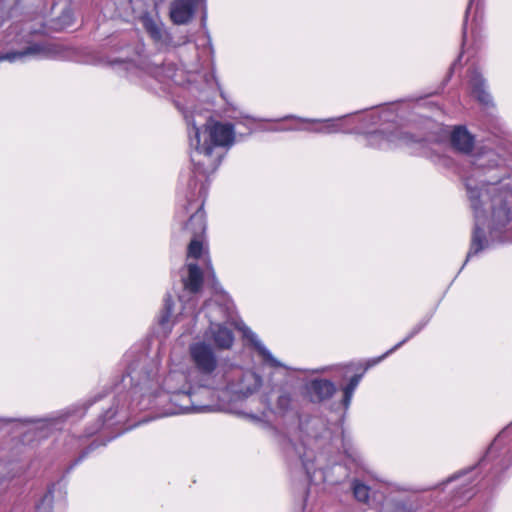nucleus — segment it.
I'll list each match as a JSON object with an SVG mask.
<instances>
[{
	"label": "nucleus",
	"instance_id": "1",
	"mask_svg": "<svg viewBox=\"0 0 512 512\" xmlns=\"http://www.w3.org/2000/svg\"><path fill=\"white\" fill-rule=\"evenodd\" d=\"M473 164L486 178L465 179L475 224L464 264L492 242H512V179L506 160L487 150L476 155Z\"/></svg>",
	"mask_w": 512,
	"mask_h": 512
},
{
	"label": "nucleus",
	"instance_id": "2",
	"mask_svg": "<svg viewBox=\"0 0 512 512\" xmlns=\"http://www.w3.org/2000/svg\"><path fill=\"white\" fill-rule=\"evenodd\" d=\"M189 355L195 368V375L189 381L183 373L172 372L164 380L166 393L160 397L169 399L174 406L165 414L210 412L214 407L219 385L229 366L219 365L213 348L203 342L189 346Z\"/></svg>",
	"mask_w": 512,
	"mask_h": 512
},
{
	"label": "nucleus",
	"instance_id": "3",
	"mask_svg": "<svg viewBox=\"0 0 512 512\" xmlns=\"http://www.w3.org/2000/svg\"><path fill=\"white\" fill-rule=\"evenodd\" d=\"M189 126L190 159L192 170L186 176L209 182V176L216 171L221 163L222 154L217 147L229 148L235 140L234 125L218 121L205 124V130L186 117Z\"/></svg>",
	"mask_w": 512,
	"mask_h": 512
},
{
	"label": "nucleus",
	"instance_id": "4",
	"mask_svg": "<svg viewBox=\"0 0 512 512\" xmlns=\"http://www.w3.org/2000/svg\"><path fill=\"white\" fill-rule=\"evenodd\" d=\"M298 441L290 438L285 444V451L290 458H297L310 483L325 481L323 468L314 469V462L320 463L321 455H316L315 449L322 448L331 439V431L326 419L320 416L299 418L297 428Z\"/></svg>",
	"mask_w": 512,
	"mask_h": 512
},
{
	"label": "nucleus",
	"instance_id": "5",
	"mask_svg": "<svg viewBox=\"0 0 512 512\" xmlns=\"http://www.w3.org/2000/svg\"><path fill=\"white\" fill-rule=\"evenodd\" d=\"M186 185V204L176 213L179 232L183 238H203L206 231L204 200L207 196L209 182L192 176H182Z\"/></svg>",
	"mask_w": 512,
	"mask_h": 512
},
{
	"label": "nucleus",
	"instance_id": "6",
	"mask_svg": "<svg viewBox=\"0 0 512 512\" xmlns=\"http://www.w3.org/2000/svg\"><path fill=\"white\" fill-rule=\"evenodd\" d=\"M128 376L132 381L136 379L138 380L130 392L131 398H134L142 392L143 388L147 386V383L153 378L154 374L152 371H146L143 376H141L136 367L131 365L128 368ZM144 397V394H141L140 400L135 402V399H132L127 407H125L127 396L118 395V397L113 400L112 404L99 416L96 424L93 425V427L87 428L86 436L90 437L94 435L104 426L111 427L115 424L122 423L128 417V412L130 410H135L136 408H139L140 410L148 408V404L144 403Z\"/></svg>",
	"mask_w": 512,
	"mask_h": 512
},
{
	"label": "nucleus",
	"instance_id": "7",
	"mask_svg": "<svg viewBox=\"0 0 512 512\" xmlns=\"http://www.w3.org/2000/svg\"><path fill=\"white\" fill-rule=\"evenodd\" d=\"M223 385H219L212 411L219 408L220 401L241 400L255 393L262 384V378L253 371L242 370L236 366H229L225 377H223Z\"/></svg>",
	"mask_w": 512,
	"mask_h": 512
},
{
	"label": "nucleus",
	"instance_id": "8",
	"mask_svg": "<svg viewBox=\"0 0 512 512\" xmlns=\"http://www.w3.org/2000/svg\"><path fill=\"white\" fill-rule=\"evenodd\" d=\"M6 44L10 49L0 54V62H25L28 59L48 58L51 48L32 40V34L19 25L9 27L6 35Z\"/></svg>",
	"mask_w": 512,
	"mask_h": 512
},
{
	"label": "nucleus",
	"instance_id": "9",
	"mask_svg": "<svg viewBox=\"0 0 512 512\" xmlns=\"http://www.w3.org/2000/svg\"><path fill=\"white\" fill-rule=\"evenodd\" d=\"M365 140L367 146L381 150L413 145L425 148L427 145L426 140L403 131L394 123H388L384 128L367 133Z\"/></svg>",
	"mask_w": 512,
	"mask_h": 512
},
{
	"label": "nucleus",
	"instance_id": "10",
	"mask_svg": "<svg viewBox=\"0 0 512 512\" xmlns=\"http://www.w3.org/2000/svg\"><path fill=\"white\" fill-rule=\"evenodd\" d=\"M206 316L209 320V328L205 337L212 341L218 349H230L234 342V335L222 321L228 319V308L214 301L204 304Z\"/></svg>",
	"mask_w": 512,
	"mask_h": 512
},
{
	"label": "nucleus",
	"instance_id": "11",
	"mask_svg": "<svg viewBox=\"0 0 512 512\" xmlns=\"http://www.w3.org/2000/svg\"><path fill=\"white\" fill-rule=\"evenodd\" d=\"M87 407H70L62 411L54 412L45 418H3L0 417V430L5 427L32 426L36 430H47L58 428L67 420L72 418L80 419L84 416Z\"/></svg>",
	"mask_w": 512,
	"mask_h": 512
},
{
	"label": "nucleus",
	"instance_id": "12",
	"mask_svg": "<svg viewBox=\"0 0 512 512\" xmlns=\"http://www.w3.org/2000/svg\"><path fill=\"white\" fill-rule=\"evenodd\" d=\"M450 143L452 148L457 151L458 153L464 154V155H471L472 156V162L474 161V158L476 155L481 153L482 151L492 150L493 152L501 155L499 152L495 150L494 147L491 146V142L488 139L485 144L480 146L477 149V152L473 154V151L475 149V137L472 135L465 126H456L451 132L450 135ZM474 167V175L472 177H481L483 176V172L476 169L475 165L472 163Z\"/></svg>",
	"mask_w": 512,
	"mask_h": 512
},
{
	"label": "nucleus",
	"instance_id": "13",
	"mask_svg": "<svg viewBox=\"0 0 512 512\" xmlns=\"http://www.w3.org/2000/svg\"><path fill=\"white\" fill-rule=\"evenodd\" d=\"M187 269L188 276L182 279L183 294L179 295V300L183 303L180 315L194 313L197 303L195 294L201 290L203 284V274L197 264L189 263Z\"/></svg>",
	"mask_w": 512,
	"mask_h": 512
},
{
	"label": "nucleus",
	"instance_id": "14",
	"mask_svg": "<svg viewBox=\"0 0 512 512\" xmlns=\"http://www.w3.org/2000/svg\"><path fill=\"white\" fill-rule=\"evenodd\" d=\"M119 63L124 65V69L130 75L144 72L159 82L173 80L177 70L173 63H163L150 60H141L139 64H135L132 61H120Z\"/></svg>",
	"mask_w": 512,
	"mask_h": 512
},
{
	"label": "nucleus",
	"instance_id": "15",
	"mask_svg": "<svg viewBox=\"0 0 512 512\" xmlns=\"http://www.w3.org/2000/svg\"><path fill=\"white\" fill-rule=\"evenodd\" d=\"M336 391V385L328 379L314 378L304 384V394L314 404L328 401Z\"/></svg>",
	"mask_w": 512,
	"mask_h": 512
},
{
	"label": "nucleus",
	"instance_id": "16",
	"mask_svg": "<svg viewBox=\"0 0 512 512\" xmlns=\"http://www.w3.org/2000/svg\"><path fill=\"white\" fill-rule=\"evenodd\" d=\"M344 117L339 118H328V119H311L303 118L296 115H286L282 118L275 119V122L286 121V120H297L302 123L309 124H321L319 127H301L303 131L319 133V134H334L344 132L341 128L340 122Z\"/></svg>",
	"mask_w": 512,
	"mask_h": 512
},
{
	"label": "nucleus",
	"instance_id": "17",
	"mask_svg": "<svg viewBox=\"0 0 512 512\" xmlns=\"http://www.w3.org/2000/svg\"><path fill=\"white\" fill-rule=\"evenodd\" d=\"M200 1L201 0H173L169 9L171 21L177 25L189 23Z\"/></svg>",
	"mask_w": 512,
	"mask_h": 512
},
{
	"label": "nucleus",
	"instance_id": "18",
	"mask_svg": "<svg viewBox=\"0 0 512 512\" xmlns=\"http://www.w3.org/2000/svg\"><path fill=\"white\" fill-rule=\"evenodd\" d=\"M140 21L145 31L155 43L161 46H169L171 44V37L160 20L152 17L149 13H145L140 17Z\"/></svg>",
	"mask_w": 512,
	"mask_h": 512
},
{
	"label": "nucleus",
	"instance_id": "19",
	"mask_svg": "<svg viewBox=\"0 0 512 512\" xmlns=\"http://www.w3.org/2000/svg\"><path fill=\"white\" fill-rule=\"evenodd\" d=\"M273 413L282 418L298 417L297 400L292 391L284 388L278 391Z\"/></svg>",
	"mask_w": 512,
	"mask_h": 512
},
{
	"label": "nucleus",
	"instance_id": "20",
	"mask_svg": "<svg viewBox=\"0 0 512 512\" xmlns=\"http://www.w3.org/2000/svg\"><path fill=\"white\" fill-rule=\"evenodd\" d=\"M469 85L473 96L483 105L492 104V97L487 91V83L477 67L469 69Z\"/></svg>",
	"mask_w": 512,
	"mask_h": 512
},
{
	"label": "nucleus",
	"instance_id": "21",
	"mask_svg": "<svg viewBox=\"0 0 512 512\" xmlns=\"http://www.w3.org/2000/svg\"><path fill=\"white\" fill-rule=\"evenodd\" d=\"M482 19V0H470L465 12L463 24V44L466 41L468 28L470 27L471 32L474 34L475 31L480 27Z\"/></svg>",
	"mask_w": 512,
	"mask_h": 512
},
{
	"label": "nucleus",
	"instance_id": "22",
	"mask_svg": "<svg viewBox=\"0 0 512 512\" xmlns=\"http://www.w3.org/2000/svg\"><path fill=\"white\" fill-rule=\"evenodd\" d=\"M241 330L243 337L251 343L254 349L266 362H269L274 367L281 366V363L273 357L271 352L264 346V344L259 340L258 336L250 328L243 327Z\"/></svg>",
	"mask_w": 512,
	"mask_h": 512
},
{
	"label": "nucleus",
	"instance_id": "23",
	"mask_svg": "<svg viewBox=\"0 0 512 512\" xmlns=\"http://www.w3.org/2000/svg\"><path fill=\"white\" fill-rule=\"evenodd\" d=\"M173 300L172 296L168 293L164 298V306L159 317V325L163 328L165 333L171 331L173 324L178 320V316L173 317Z\"/></svg>",
	"mask_w": 512,
	"mask_h": 512
},
{
	"label": "nucleus",
	"instance_id": "24",
	"mask_svg": "<svg viewBox=\"0 0 512 512\" xmlns=\"http://www.w3.org/2000/svg\"><path fill=\"white\" fill-rule=\"evenodd\" d=\"M430 321V317H426L424 319H422L418 324H416L412 330L410 331V333L402 340L400 341L399 343H397L395 346H393L390 350H388L386 353H384L382 356L378 357L377 359L373 360V362L371 364H369L366 369L368 367H370L371 365H374V364H377L379 362H381L383 359H385L388 355H390L391 353L395 352L396 350H398L402 345H404L406 342H408L410 339H412L414 336H416L427 324L428 322Z\"/></svg>",
	"mask_w": 512,
	"mask_h": 512
},
{
	"label": "nucleus",
	"instance_id": "25",
	"mask_svg": "<svg viewBox=\"0 0 512 512\" xmlns=\"http://www.w3.org/2000/svg\"><path fill=\"white\" fill-rule=\"evenodd\" d=\"M363 377V374H355L352 376L346 386L343 387V399L342 404L345 409H347L351 403L354 391L356 390L357 386L359 385L361 379Z\"/></svg>",
	"mask_w": 512,
	"mask_h": 512
},
{
	"label": "nucleus",
	"instance_id": "26",
	"mask_svg": "<svg viewBox=\"0 0 512 512\" xmlns=\"http://www.w3.org/2000/svg\"><path fill=\"white\" fill-rule=\"evenodd\" d=\"M342 447L346 457L357 467L364 465V459L361 453L349 442L342 439Z\"/></svg>",
	"mask_w": 512,
	"mask_h": 512
},
{
	"label": "nucleus",
	"instance_id": "27",
	"mask_svg": "<svg viewBox=\"0 0 512 512\" xmlns=\"http://www.w3.org/2000/svg\"><path fill=\"white\" fill-rule=\"evenodd\" d=\"M388 512H415V506L409 499H393Z\"/></svg>",
	"mask_w": 512,
	"mask_h": 512
},
{
	"label": "nucleus",
	"instance_id": "28",
	"mask_svg": "<svg viewBox=\"0 0 512 512\" xmlns=\"http://www.w3.org/2000/svg\"><path fill=\"white\" fill-rule=\"evenodd\" d=\"M352 491L357 501L366 503L369 499V487L358 480H353Z\"/></svg>",
	"mask_w": 512,
	"mask_h": 512
},
{
	"label": "nucleus",
	"instance_id": "29",
	"mask_svg": "<svg viewBox=\"0 0 512 512\" xmlns=\"http://www.w3.org/2000/svg\"><path fill=\"white\" fill-rule=\"evenodd\" d=\"M190 242L187 248L188 258L198 259L201 257L203 252L202 238H189Z\"/></svg>",
	"mask_w": 512,
	"mask_h": 512
},
{
	"label": "nucleus",
	"instance_id": "30",
	"mask_svg": "<svg viewBox=\"0 0 512 512\" xmlns=\"http://www.w3.org/2000/svg\"><path fill=\"white\" fill-rule=\"evenodd\" d=\"M60 21L64 26H70L73 22V14L70 9H65L60 16Z\"/></svg>",
	"mask_w": 512,
	"mask_h": 512
},
{
	"label": "nucleus",
	"instance_id": "31",
	"mask_svg": "<svg viewBox=\"0 0 512 512\" xmlns=\"http://www.w3.org/2000/svg\"><path fill=\"white\" fill-rule=\"evenodd\" d=\"M98 447L96 441L92 442L79 456L74 465L82 461L91 451L95 450Z\"/></svg>",
	"mask_w": 512,
	"mask_h": 512
},
{
	"label": "nucleus",
	"instance_id": "32",
	"mask_svg": "<svg viewBox=\"0 0 512 512\" xmlns=\"http://www.w3.org/2000/svg\"><path fill=\"white\" fill-rule=\"evenodd\" d=\"M301 127L291 126V127H273L268 129L271 132H283V131H301Z\"/></svg>",
	"mask_w": 512,
	"mask_h": 512
},
{
	"label": "nucleus",
	"instance_id": "33",
	"mask_svg": "<svg viewBox=\"0 0 512 512\" xmlns=\"http://www.w3.org/2000/svg\"><path fill=\"white\" fill-rule=\"evenodd\" d=\"M473 471H474V467H472V468H470L468 470H465V471H461V472L453 475L452 477L448 478L445 483L452 482V481H454V480H456V479H458L460 477H463V476H466V475L470 474Z\"/></svg>",
	"mask_w": 512,
	"mask_h": 512
},
{
	"label": "nucleus",
	"instance_id": "34",
	"mask_svg": "<svg viewBox=\"0 0 512 512\" xmlns=\"http://www.w3.org/2000/svg\"><path fill=\"white\" fill-rule=\"evenodd\" d=\"M493 449H494V444H492V445L489 447V449H488V451H487V455H486L483 459H481V460L479 461V465H483V464L487 461V459L489 458V456L492 454Z\"/></svg>",
	"mask_w": 512,
	"mask_h": 512
},
{
	"label": "nucleus",
	"instance_id": "35",
	"mask_svg": "<svg viewBox=\"0 0 512 512\" xmlns=\"http://www.w3.org/2000/svg\"><path fill=\"white\" fill-rule=\"evenodd\" d=\"M386 114H387V111H383V112H382V115H378V116H376V115H375V113H372L370 116H371V118L373 119V121H372V122H373V123H376L375 118H377V119H379V120H381V119H385V120H387V118H386V117H384Z\"/></svg>",
	"mask_w": 512,
	"mask_h": 512
},
{
	"label": "nucleus",
	"instance_id": "36",
	"mask_svg": "<svg viewBox=\"0 0 512 512\" xmlns=\"http://www.w3.org/2000/svg\"><path fill=\"white\" fill-rule=\"evenodd\" d=\"M424 153H425V155H427V156H428V153H426V152H424ZM429 157L434 158V161H436V159H437V160H439V161H443V163H446V162H447V159H446V158L441 157V156H439V155H435V156L429 155Z\"/></svg>",
	"mask_w": 512,
	"mask_h": 512
},
{
	"label": "nucleus",
	"instance_id": "37",
	"mask_svg": "<svg viewBox=\"0 0 512 512\" xmlns=\"http://www.w3.org/2000/svg\"><path fill=\"white\" fill-rule=\"evenodd\" d=\"M460 58H461V55L458 57V59H456V60L454 61V63L452 64V66H451V68H450V70H451V71L456 67V65H457L458 61L460 60Z\"/></svg>",
	"mask_w": 512,
	"mask_h": 512
},
{
	"label": "nucleus",
	"instance_id": "38",
	"mask_svg": "<svg viewBox=\"0 0 512 512\" xmlns=\"http://www.w3.org/2000/svg\"><path fill=\"white\" fill-rule=\"evenodd\" d=\"M101 399H102V396H99V397L94 399L93 403H96V402L100 401Z\"/></svg>",
	"mask_w": 512,
	"mask_h": 512
},
{
	"label": "nucleus",
	"instance_id": "39",
	"mask_svg": "<svg viewBox=\"0 0 512 512\" xmlns=\"http://www.w3.org/2000/svg\"><path fill=\"white\" fill-rule=\"evenodd\" d=\"M505 433V430H503L500 434H498V437L495 439L497 441L498 438L502 437V435Z\"/></svg>",
	"mask_w": 512,
	"mask_h": 512
},
{
	"label": "nucleus",
	"instance_id": "40",
	"mask_svg": "<svg viewBox=\"0 0 512 512\" xmlns=\"http://www.w3.org/2000/svg\"><path fill=\"white\" fill-rule=\"evenodd\" d=\"M196 318H197V314H195V315L193 316V321H194V322L196 321Z\"/></svg>",
	"mask_w": 512,
	"mask_h": 512
},
{
	"label": "nucleus",
	"instance_id": "41",
	"mask_svg": "<svg viewBox=\"0 0 512 512\" xmlns=\"http://www.w3.org/2000/svg\"><path fill=\"white\" fill-rule=\"evenodd\" d=\"M116 436H119V433H116V435H113L112 439L116 438ZM109 440H111V438Z\"/></svg>",
	"mask_w": 512,
	"mask_h": 512
},
{
	"label": "nucleus",
	"instance_id": "42",
	"mask_svg": "<svg viewBox=\"0 0 512 512\" xmlns=\"http://www.w3.org/2000/svg\"><path fill=\"white\" fill-rule=\"evenodd\" d=\"M116 436H119V433H116V435H113L112 439L116 438ZM109 440H111V438Z\"/></svg>",
	"mask_w": 512,
	"mask_h": 512
},
{
	"label": "nucleus",
	"instance_id": "43",
	"mask_svg": "<svg viewBox=\"0 0 512 512\" xmlns=\"http://www.w3.org/2000/svg\"><path fill=\"white\" fill-rule=\"evenodd\" d=\"M253 418L256 419V420L260 419V417H257V416H253Z\"/></svg>",
	"mask_w": 512,
	"mask_h": 512
}]
</instances>
